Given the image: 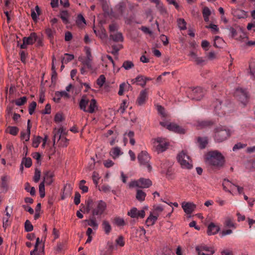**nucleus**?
<instances>
[{"label": "nucleus", "instance_id": "1", "mask_svg": "<svg viewBox=\"0 0 255 255\" xmlns=\"http://www.w3.org/2000/svg\"><path fill=\"white\" fill-rule=\"evenodd\" d=\"M107 208V204L103 200L98 201L93 203L92 200L90 199L87 202V211L89 212L92 210V215L97 218H100L104 214Z\"/></svg>", "mask_w": 255, "mask_h": 255}, {"label": "nucleus", "instance_id": "2", "mask_svg": "<svg viewBox=\"0 0 255 255\" xmlns=\"http://www.w3.org/2000/svg\"><path fill=\"white\" fill-rule=\"evenodd\" d=\"M206 162L213 166L222 167L224 164V157L221 152L217 150L211 151L206 155Z\"/></svg>", "mask_w": 255, "mask_h": 255}, {"label": "nucleus", "instance_id": "3", "mask_svg": "<svg viewBox=\"0 0 255 255\" xmlns=\"http://www.w3.org/2000/svg\"><path fill=\"white\" fill-rule=\"evenodd\" d=\"M214 138L216 142H221L227 139L231 134V131L225 126H220L214 130Z\"/></svg>", "mask_w": 255, "mask_h": 255}, {"label": "nucleus", "instance_id": "4", "mask_svg": "<svg viewBox=\"0 0 255 255\" xmlns=\"http://www.w3.org/2000/svg\"><path fill=\"white\" fill-rule=\"evenodd\" d=\"M79 107L84 112L92 114L97 109V102L94 99L89 101L86 96H83L79 102Z\"/></svg>", "mask_w": 255, "mask_h": 255}, {"label": "nucleus", "instance_id": "5", "mask_svg": "<svg viewBox=\"0 0 255 255\" xmlns=\"http://www.w3.org/2000/svg\"><path fill=\"white\" fill-rule=\"evenodd\" d=\"M177 159L182 168L189 169L192 168V160L186 152L184 151L180 152L178 154Z\"/></svg>", "mask_w": 255, "mask_h": 255}, {"label": "nucleus", "instance_id": "6", "mask_svg": "<svg viewBox=\"0 0 255 255\" xmlns=\"http://www.w3.org/2000/svg\"><path fill=\"white\" fill-rule=\"evenodd\" d=\"M109 38L116 42H123L124 37L121 32L118 31V26L115 23H112L109 26Z\"/></svg>", "mask_w": 255, "mask_h": 255}, {"label": "nucleus", "instance_id": "7", "mask_svg": "<svg viewBox=\"0 0 255 255\" xmlns=\"http://www.w3.org/2000/svg\"><path fill=\"white\" fill-rule=\"evenodd\" d=\"M137 159L140 166L146 168L149 172L152 170L150 160V157L146 151H142L137 156Z\"/></svg>", "mask_w": 255, "mask_h": 255}, {"label": "nucleus", "instance_id": "8", "mask_svg": "<svg viewBox=\"0 0 255 255\" xmlns=\"http://www.w3.org/2000/svg\"><path fill=\"white\" fill-rule=\"evenodd\" d=\"M197 255H213L215 250L211 247H209L204 244H200L195 247Z\"/></svg>", "mask_w": 255, "mask_h": 255}, {"label": "nucleus", "instance_id": "9", "mask_svg": "<svg viewBox=\"0 0 255 255\" xmlns=\"http://www.w3.org/2000/svg\"><path fill=\"white\" fill-rule=\"evenodd\" d=\"M153 144V147L158 153L162 152L166 150L168 145L164 139L160 137H157L156 139H154Z\"/></svg>", "mask_w": 255, "mask_h": 255}, {"label": "nucleus", "instance_id": "10", "mask_svg": "<svg viewBox=\"0 0 255 255\" xmlns=\"http://www.w3.org/2000/svg\"><path fill=\"white\" fill-rule=\"evenodd\" d=\"M223 187L224 190L230 193H232V191L234 190V187H237L238 192L240 194H244V188L242 187H240L238 185L233 184L228 179H224L223 182Z\"/></svg>", "mask_w": 255, "mask_h": 255}, {"label": "nucleus", "instance_id": "11", "mask_svg": "<svg viewBox=\"0 0 255 255\" xmlns=\"http://www.w3.org/2000/svg\"><path fill=\"white\" fill-rule=\"evenodd\" d=\"M235 95L238 97L239 100L244 104H245L247 102L248 98V94L243 89L241 88H237L235 93Z\"/></svg>", "mask_w": 255, "mask_h": 255}, {"label": "nucleus", "instance_id": "12", "mask_svg": "<svg viewBox=\"0 0 255 255\" xmlns=\"http://www.w3.org/2000/svg\"><path fill=\"white\" fill-rule=\"evenodd\" d=\"M148 98V92L146 89L141 91L136 101V104L138 106L144 105Z\"/></svg>", "mask_w": 255, "mask_h": 255}, {"label": "nucleus", "instance_id": "13", "mask_svg": "<svg viewBox=\"0 0 255 255\" xmlns=\"http://www.w3.org/2000/svg\"><path fill=\"white\" fill-rule=\"evenodd\" d=\"M145 215V212L143 210L139 211L135 207L131 208L128 213V215L132 218H143Z\"/></svg>", "mask_w": 255, "mask_h": 255}, {"label": "nucleus", "instance_id": "14", "mask_svg": "<svg viewBox=\"0 0 255 255\" xmlns=\"http://www.w3.org/2000/svg\"><path fill=\"white\" fill-rule=\"evenodd\" d=\"M182 208L187 214H191L196 209V206L192 202H184L182 203Z\"/></svg>", "mask_w": 255, "mask_h": 255}, {"label": "nucleus", "instance_id": "15", "mask_svg": "<svg viewBox=\"0 0 255 255\" xmlns=\"http://www.w3.org/2000/svg\"><path fill=\"white\" fill-rule=\"evenodd\" d=\"M191 94L193 99L199 101L204 96V93L202 88L196 87L192 90Z\"/></svg>", "mask_w": 255, "mask_h": 255}, {"label": "nucleus", "instance_id": "16", "mask_svg": "<svg viewBox=\"0 0 255 255\" xmlns=\"http://www.w3.org/2000/svg\"><path fill=\"white\" fill-rule=\"evenodd\" d=\"M167 129L178 133L182 134L185 133V130L175 123H170L167 125Z\"/></svg>", "mask_w": 255, "mask_h": 255}, {"label": "nucleus", "instance_id": "17", "mask_svg": "<svg viewBox=\"0 0 255 255\" xmlns=\"http://www.w3.org/2000/svg\"><path fill=\"white\" fill-rule=\"evenodd\" d=\"M54 176V173L51 171H47L44 174L43 180L44 184L45 183L46 185H51L53 181V177Z\"/></svg>", "mask_w": 255, "mask_h": 255}, {"label": "nucleus", "instance_id": "18", "mask_svg": "<svg viewBox=\"0 0 255 255\" xmlns=\"http://www.w3.org/2000/svg\"><path fill=\"white\" fill-rule=\"evenodd\" d=\"M38 36L35 32H32L28 37H24L23 41L27 42V44L31 45L37 40Z\"/></svg>", "mask_w": 255, "mask_h": 255}, {"label": "nucleus", "instance_id": "19", "mask_svg": "<svg viewBox=\"0 0 255 255\" xmlns=\"http://www.w3.org/2000/svg\"><path fill=\"white\" fill-rule=\"evenodd\" d=\"M213 122L211 121H198L196 126L198 129H201L212 126Z\"/></svg>", "mask_w": 255, "mask_h": 255}, {"label": "nucleus", "instance_id": "20", "mask_svg": "<svg viewBox=\"0 0 255 255\" xmlns=\"http://www.w3.org/2000/svg\"><path fill=\"white\" fill-rule=\"evenodd\" d=\"M83 223H86L87 225L92 227L94 230H96L98 228V223H97L96 217L92 216L88 220L83 221Z\"/></svg>", "mask_w": 255, "mask_h": 255}, {"label": "nucleus", "instance_id": "21", "mask_svg": "<svg viewBox=\"0 0 255 255\" xmlns=\"http://www.w3.org/2000/svg\"><path fill=\"white\" fill-rule=\"evenodd\" d=\"M123 153V152L121 151V148L118 146L112 148L110 152V155L115 159Z\"/></svg>", "mask_w": 255, "mask_h": 255}, {"label": "nucleus", "instance_id": "22", "mask_svg": "<svg viewBox=\"0 0 255 255\" xmlns=\"http://www.w3.org/2000/svg\"><path fill=\"white\" fill-rule=\"evenodd\" d=\"M220 230V228L216 226L213 223H210L207 230V234L208 235H215Z\"/></svg>", "mask_w": 255, "mask_h": 255}, {"label": "nucleus", "instance_id": "23", "mask_svg": "<svg viewBox=\"0 0 255 255\" xmlns=\"http://www.w3.org/2000/svg\"><path fill=\"white\" fill-rule=\"evenodd\" d=\"M9 178L7 176H3L1 178V182L0 183V188L4 191H6L8 189V182Z\"/></svg>", "mask_w": 255, "mask_h": 255}, {"label": "nucleus", "instance_id": "24", "mask_svg": "<svg viewBox=\"0 0 255 255\" xmlns=\"http://www.w3.org/2000/svg\"><path fill=\"white\" fill-rule=\"evenodd\" d=\"M144 76L142 75H138L135 79L131 80L132 84L136 82L137 85L141 86L142 87H144L145 86V82L144 81Z\"/></svg>", "mask_w": 255, "mask_h": 255}, {"label": "nucleus", "instance_id": "25", "mask_svg": "<svg viewBox=\"0 0 255 255\" xmlns=\"http://www.w3.org/2000/svg\"><path fill=\"white\" fill-rule=\"evenodd\" d=\"M140 181L139 186L141 188H148L152 185V182L149 179L141 178Z\"/></svg>", "mask_w": 255, "mask_h": 255}, {"label": "nucleus", "instance_id": "26", "mask_svg": "<svg viewBox=\"0 0 255 255\" xmlns=\"http://www.w3.org/2000/svg\"><path fill=\"white\" fill-rule=\"evenodd\" d=\"M62 130H63V127H61L58 129L55 128L53 130V133L54 135H53V141L54 145L55 144V139H56V137H57L58 139H60L61 137L62 136H62Z\"/></svg>", "mask_w": 255, "mask_h": 255}, {"label": "nucleus", "instance_id": "27", "mask_svg": "<svg viewBox=\"0 0 255 255\" xmlns=\"http://www.w3.org/2000/svg\"><path fill=\"white\" fill-rule=\"evenodd\" d=\"M225 42L223 38L219 36H216L214 38V46L215 47L221 48L224 45Z\"/></svg>", "mask_w": 255, "mask_h": 255}, {"label": "nucleus", "instance_id": "28", "mask_svg": "<svg viewBox=\"0 0 255 255\" xmlns=\"http://www.w3.org/2000/svg\"><path fill=\"white\" fill-rule=\"evenodd\" d=\"M221 101L218 99H217L214 103L215 111L219 115L224 114V113L221 111Z\"/></svg>", "mask_w": 255, "mask_h": 255}, {"label": "nucleus", "instance_id": "29", "mask_svg": "<svg viewBox=\"0 0 255 255\" xmlns=\"http://www.w3.org/2000/svg\"><path fill=\"white\" fill-rule=\"evenodd\" d=\"M197 141L199 143L200 148L202 149H204L206 147L208 142V138L207 137H198L197 138Z\"/></svg>", "mask_w": 255, "mask_h": 255}, {"label": "nucleus", "instance_id": "30", "mask_svg": "<svg viewBox=\"0 0 255 255\" xmlns=\"http://www.w3.org/2000/svg\"><path fill=\"white\" fill-rule=\"evenodd\" d=\"M249 70L251 79L255 80V60L250 62Z\"/></svg>", "mask_w": 255, "mask_h": 255}, {"label": "nucleus", "instance_id": "31", "mask_svg": "<svg viewBox=\"0 0 255 255\" xmlns=\"http://www.w3.org/2000/svg\"><path fill=\"white\" fill-rule=\"evenodd\" d=\"M40 14V9L38 5L35 6V11L31 9V16L34 21H36L37 17Z\"/></svg>", "mask_w": 255, "mask_h": 255}, {"label": "nucleus", "instance_id": "32", "mask_svg": "<svg viewBox=\"0 0 255 255\" xmlns=\"http://www.w3.org/2000/svg\"><path fill=\"white\" fill-rule=\"evenodd\" d=\"M157 219V216H153L150 214L146 220V224L147 226H152L154 224Z\"/></svg>", "mask_w": 255, "mask_h": 255}, {"label": "nucleus", "instance_id": "33", "mask_svg": "<svg viewBox=\"0 0 255 255\" xmlns=\"http://www.w3.org/2000/svg\"><path fill=\"white\" fill-rule=\"evenodd\" d=\"M114 224L118 227L124 226L126 225L124 219L120 217H116L114 219Z\"/></svg>", "mask_w": 255, "mask_h": 255}, {"label": "nucleus", "instance_id": "34", "mask_svg": "<svg viewBox=\"0 0 255 255\" xmlns=\"http://www.w3.org/2000/svg\"><path fill=\"white\" fill-rule=\"evenodd\" d=\"M103 229L106 234H109L112 230L111 226L108 221L106 220L103 221L102 223Z\"/></svg>", "mask_w": 255, "mask_h": 255}, {"label": "nucleus", "instance_id": "35", "mask_svg": "<svg viewBox=\"0 0 255 255\" xmlns=\"http://www.w3.org/2000/svg\"><path fill=\"white\" fill-rule=\"evenodd\" d=\"M74 58V55L68 53H65L64 57L61 60V62L63 64H67L68 62L72 61Z\"/></svg>", "mask_w": 255, "mask_h": 255}, {"label": "nucleus", "instance_id": "36", "mask_svg": "<svg viewBox=\"0 0 255 255\" xmlns=\"http://www.w3.org/2000/svg\"><path fill=\"white\" fill-rule=\"evenodd\" d=\"M79 60L82 62L83 65L86 66L88 69H91V62L92 60L88 58H79Z\"/></svg>", "mask_w": 255, "mask_h": 255}, {"label": "nucleus", "instance_id": "37", "mask_svg": "<svg viewBox=\"0 0 255 255\" xmlns=\"http://www.w3.org/2000/svg\"><path fill=\"white\" fill-rule=\"evenodd\" d=\"M146 194L141 190H137L136 191V198L139 201H143L145 200Z\"/></svg>", "mask_w": 255, "mask_h": 255}, {"label": "nucleus", "instance_id": "38", "mask_svg": "<svg viewBox=\"0 0 255 255\" xmlns=\"http://www.w3.org/2000/svg\"><path fill=\"white\" fill-rule=\"evenodd\" d=\"M76 23L80 27H82L86 24V20L82 14H79L78 15Z\"/></svg>", "mask_w": 255, "mask_h": 255}, {"label": "nucleus", "instance_id": "39", "mask_svg": "<svg viewBox=\"0 0 255 255\" xmlns=\"http://www.w3.org/2000/svg\"><path fill=\"white\" fill-rule=\"evenodd\" d=\"M177 24L180 30H184L186 29V22L183 18H179L177 19Z\"/></svg>", "mask_w": 255, "mask_h": 255}, {"label": "nucleus", "instance_id": "40", "mask_svg": "<svg viewBox=\"0 0 255 255\" xmlns=\"http://www.w3.org/2000/svg\"><path fill=\"white\" fill-rule=\"evenodd\" d=\"M19 129L16 127L9 126L6 131L12 135H16L18 132Z\"/></svg>", "mask_w": 255, "mask_h": 255}, {"label": "nucleus", "instance_id": "41", "mask_svg": "<svg viewBox=\"0 0 255 255\" xmlns=\"http://www.w3.org/2000/svg\"><path fill=\"white\" fill-rule=\"evenodd\" d=\"M127 87H128V89H129V88L131 87V86L129 84H126L124 82L121 84L120 85L118 94L120 96L123 95L124 94V90H125L126 88H127Z\"/></svg>", "mask_w": 255, "mask_h": 255}, {"label": "nucleus", "instance_id": "42", "mask_svg": "<svg viewBox=\"0 0 255 255\" xmlns=\"http://www.w3.org/2000/svg\"><path fill=\"white\" fill-rule=\"evenodd\" d=\"M133 63L129 60L125 61L123 62L122 67L124 68L125 70H129L134 67Z\"/></svg>", "mask_w": 255, "mask_h": 255}, {"label": "nucleus", "instance_id": "43", "mask_svg": "<svg viewBox=\"0 0 255 255\" xmlns=\"http://www.w3.org/2000/svg\"><path fill=\"white\" fill-rule=\"evenodd\" d=\"M58 141L59 145L61 147H67L69 144V140L65 136H62Z\"/></svg>", "mask_w": 255, "mask_h": 255}, {"label": "nucleus", "instance_id": "44", "mask_svg": "<svg viewBox=\"0 0 255 255\" xmlns=\"http://www.w3.org/2000/svg\"><path fill=\"white\" fill-rule=\"evenodd\" d=\"M68 16V13L66 10L62 11L60 13V18L62 19L63 22L65 24H67L69 22Z\"/></svg>", "mask_w": 255, "mask_h": 255}, {"label": "nucleus", "instance_id": "45", "mask_svg": "<svg viewBox=\"0 0 255 255\" xmlns=\"http://www.w3.org/2000/svg\"><path fill=\"white\" fill-rule=\"evenodd\" d=\"M27 101V98L25 96L21 97L18 99H16L14 101V103L16 105L18 106H21L23 105L25 103H26Z\"/></svg>", "mask_w": 255, "mask_h": 255}, {"label": "nucleus", "instance_id": "46", "mask_svg": "<svg viewBox=\"0 0 255 255\" xmlns=\"http://www.w3.org/2000/svg\"><path fill=\"white\" fill-rule=\"evenodd\" d=\"M24 228L25 231L27 232H31L33 229V227L32 225L31 224V222L28 220H27L25 222Z\"/></svg>", "mask_w": 255, "mask_h": 255}, {"label": "nucleus", "instance_id": "47", "mask_svg": "<svg viewBox=\"0 0 255 255\" xmlns=\"http://www.w3.org/2000/svg\"><path fill=\"white\" fill-rule=\"evenodd\" d=\"M128 102L126 100H124L121 104L120 107L119 109V111H120V112L122 114H123L127 108L128 107Z\"/></svg>", "mask_w": 255, "mask_h": 255}, {"label": "nucleus", "instance_id": "48", "mask_svg": "<svg viewBox=\"0 0 255 255\" xmlns=\"http://www.w3.org/2000/svg\"><path fill=\"white\" fill-rule=\"evenodd\" d=\"M106 81V78L104 75H101L97 80V84L100 87H102Z\"/></svg>", "mask_w": 255, "mask_h": 255}, {"label": "nucleus", "instance_id": "49", "mask_svg": "<svg viewBox=\"0 0 255 255\" xmlns=\"http://www.w3.org/2000/svg\"><path fill=\"white\" fill-rule=\"evenodd\" d=\"M39 191L40 194V197L43 198L45 196V188L44 182H42L39 185Z\"/></svg>", "mask_w": 255, "mask_h": 255}, {"label": "nucleus", "instance_id": "50", "mask_svg": "<svg viewBox=\"0 0 255 255\" xmlns=\"http://www.w3.org/2000/svg\"><path fill=\"white\" fill-rule=\"evenodd\" d=\"M22 163L24 164V166L27 167H30L32 165V160L29 157L28 158H24L22 159Z\"/></svg>", "mask_w": 255, "mask_h": 255}, {"label": "nucleus", "instance_id": "51", "mask_svg": "<svg viewBox=\"0 0 255 255\" xmlns=\"http://www.w3.org/2000/svg\"><path fill=\"white\" fill-rule=\"evenodd\" d=\"M40 176H41L40 171L39 170H38L37 168H36L35 170L34 175L33 176V181L35 183H37L40 179Z\"/></svg>", "mask_w": 255, "mask_h": 255}, {"label": "nucleus", "instance_id": "52", "mask_svg": "<svg viewBox=\"0 0 255 255\" xmlns=\"http://www.w3.org/2000/svg\"><path fill=\"white\" fill-rule=\"evenodd\" d=\"M36 107V103L34 101L32 102L28 107V112L30 115H32L34 112V110Z\"/></svg>", "mask_w": 255, "mask_h": 255}, {"label": "nucleus", "instance_id": "53", "mask_svg": "<svg viewBox=\"0 0 255 255\" xmlns=\"http://www.w3.org/2000/svg\"><path fill=\"white\" fill-rule=\"evenodd\" d=\"M207 28L211 29L212 31L215 33H218L219 31V29L217 25L214 24H210L208 26H206Z\"/></svg>", "mask_w": 255, "mask_h": 255}, {"label": "nucleus", "instance_id": "54", "mask_svg": "<svg viewBox=\"0 0 255 255\" xmlns=\"http://www.w3.org/2000/svg\"><path fill=\"white\" fill-rule=\"evenodd\" d=\"M225 224L226 226L230 228H235V224L233 223V220L230 218H228L226 219Z\"/></svg>", "mask_w": 255, "mask_h": 255}, {"label": "nucleus", "instance_id": "55", "mask_svg": "<svg viewBox=\"0 0 255 255\" xmlns=\"http://www.w3.org/2000/svg\"><path fill=\"white\" fill-rule=\"evenodd\" d=\"M99 179L100 177L99 174L95 171L93 172L92 175V179L94 183L96 185H97L98 184Z\"/></svg>", "mask_w": 255, "mask_h": 255}, {"label": "nucleus", "instance_id": "56", "mask_svg": "<svg viewBox=\"0 0 255 255\" xmlns=\"http://www.w3.org/2000/svg\"><path fill=\"white\" fill-rule=\"evenodd\" d=\"M140 179L137 180L132 181L129 183V187L133 188L136 187L140 188Z\"/></svg>", "mask_w": 255, "mask_h": 255}, {"label": "nucleus", "instance_id": "57", "mask_svg": "<svg viewBox=\"0 0 255 255\" xmlns=\"http://www.w3.org/2000/svg\"><path fill=\"white\" fill-rule=\"evenodd\" d=\"M42 138L40 136H37L33 139L32 141V146L34 147H37L41 142Z\"/></svg>", "mask_w": 255, "mask_h": 255}, {"label": "nucleus", "instance_id": "58", "mask_svg": "<svg viewBox=\"0 0 255 255\" xmlns=\"http://www.w3.org/2000/svg\"><path fill=\"white\" fill-rule=\"evenodd\" d=\"M246 144H243L241 142L237 143L236 144L234 147H233V151H236L237 150L243 148L246 146Z\"/></svg>", "mask_w": 255, "mask_h": 255}, {"label": "nucleus", "instance_id": "59", "mask_svg": "<svg viewBox=\"0 0 255 255\" xmlns=\"http://www.w3.org/2000/svg\"><path fill=\"white\" fill-rule=\"evenodd\" d=\"M64 120L62 114L57 113L56 114L54 117V121L56 123H59Z\"/></svg>", "mask_w": 255, "mask_h": 255}, {"label": "nucleus", "instance_id": "60", "mask_svg": "<svg viewBox=\"0 0 255 255\" xmlns=\"http://www.w3.org/2000/svg\"><path fill=\"white\" fill-rule=\"evenodd\" d=\"M103 164L106 167L110 168L114 165V162L111 159H107L104 161Z\"/></svg>", "mask_w": 255, "mask_h": 255}, {"label": "nucleus", "instance_id": "61", "mask_svg": "<svg viewBox=\"0 0 255 255\" xmlns=\"http://www.w3.org/2000/svg\"><path fill=\"white\" fill-rule=\"evenodd\" d=\"M160 38L161 41L162 42L164 46H166L168 44V43H169L168 38H167V37L166 36H165L164 34H162V35H161Z\"/></svg>", "mask_w": 255, "mask_h": 255}, {"label": "nucleus", "instance_id": "62", "mask_svg": "<svg viewBox=\"0 0 255 255\" xmlns=\"http://www.w3.org/2000/svg\"><path fill=\"white\" fill-rule=\"evenodd\" d=\"M80 198H81V195H80V193L78 192H76L75 194L74 200V203L76 205H78L80 203Z\"/></svg>", "mask_w": 255, "mask_h": 255}, {"label": "nucleus", "instance_id": "63", "mask_svg": "<svg viewBox=\"0 0 255 255\" xmlns=\"http://www.w3.org/2000/svg\"><path fill=\"white\" fill-rule=\"evenodd\" d=\"M61 98V96L60 94H59V91L56 92L54 94V96L53 98V100L57 103L60 102V99Z\"/></svg>", "mask_w": 255, "mask_h": 255}, {"label": "nucleus", "instance_id": "64", "mask_svg": "<svg viewBox=\"0 0 255 255\" xmlns=\"http://www.w3.org/2000/svg\"><path fill=\"white\" fill-rule=\"evenodd\" d=\"M136 233L139 236H145L146 231L143 227H139L138 229L136 230Z\"/></svg>", "mask_w": 255, "mask_h": 255}]
</instances>
